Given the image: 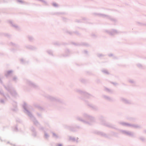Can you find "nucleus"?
Returning a JSON list of instances; mask_svg holds the SVG:
<instances>
[{
    "label": "nucleus",
    "mask_w": 146,
    "mask_h": 146,
    "mask_svg": "<svg viewBox=\"0 0 146 146\" xmlns=\"http://www.w3.org/2000/svg\"><path fill=\"white\" fill-rule=\"evenodd\" d=\"M58 146H62L60 144L58 145Z\"/></svg>",
    "instance_id": "f257e3e1"
}]
</instances>
